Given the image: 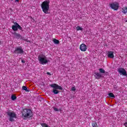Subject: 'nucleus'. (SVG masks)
Listing matches in <instances>:
<instances>
[{
	"label": "nucleus",
	"instance_id": "nucleus-7",
	"mask_svg": "<svg viewBox=\"0 0 127 127\" xmlns=\"http://www.w3.org/2000/svg\"><path fill=\"white\" fill-rule=\"evenodd\" d=\"M24 53V51H23V49H22V47L21 46L15 48L14 51V53L15 54H23Z\"/></svg>",
	"mask_w": 127,
	"mask_h": 127
},
{
	"label": "nucleus",
	"instance_id": "nucleus-19",
	"mask_svg": "<svg viewBox=\"0 0 127 127\" xmlns=\"http://www.w3.org/2000/svg\"><path fill=\"white\" fill-rule=\"evenodd\" d=\"M76 30H77V31H79V30H80L82 31V30H83V28L79 26L76 27Z\"/></svg>",
	"mask_w": 127,
	"mask_h": 127
},
{
	"label": "nucleus",
	"instance_id": "nucleus-9",
	"mask_svg": "<svg viewBox=\"0 0 127 127\" xmlns=\"http://www.w3.org/2000/svg\"><path fill=\"white\" fill-rule=\"evenodd\" d=\"M118 72L120 73V74H122L123 76H127V71L125 68H120L118 69Z\"/></svg>",
	"mask_w": 127,
	"mask_h": 127
},
{
	"label": "nucleus",
	"instance_id": "nucleus-17",
	"mask_svg": "<svg viewBox=\"0 0 127 127\" xmlns=\"http://www.w3.org/2000/svg\"><path fill=\"white\" fill-rule=\"evenodd\" d=\"M22 89L26 92H28V90H27V87L25 86H23L22 87Z\"/></svg>",
	"mask_w": 127,
	"mask_h": 127
},
{
	"label": "nucleus",
	"instance_id": "nucleus-3",
	"mask_svg": "<svg viewBox=\"0 0 127 127\" xmlns=\"http://www.w3.org/2000/svg\"><path fill=\"white\" fill-rule=\"evenodd\" d=\"M50 87L53 88L52 92L55 95H57V94H59V91L58 90H63V88L61 87V86L59 85L56 83H53L50 85Z\"/></svg>",
	"mask_w": 127,
	"mask_h": 127
},
{
	"label": "nucleus",
	"instance_id": "nucleus-4",
	"mask_svg": "<svg viewBox=\"0 0 127 127\" xmlns=\"http://www.w3.org/2000/svg\"><path fill=\"white\" fill-rule=\"evenodd\" d=\"M7 116L9 117V122H14V119H16V114L14 112H8L6 113Z\"/></svg>",
	"mask_w": 127,
	"mask_h": 127
},
{
	"label": "nucleus",
	"instance_id": "nucleus-16",
	"mask_svg": "<svg viewBox=\"0 0 127 127\" xmlns=\"http://www.w3.org/2000/svg\"><path fill=\"white\" fill-rule=\"evenodd\" d=\"M11 99L12 101H14V100H16V96H15L14 95H12L11 97Z\"/></svg>",
	"mask_w": 127,
	"mask_h": 127
},
{
	"label": "nucleus",
	"instance_id": "nucleus-28",
	"mask_svg": "<svg viewBox=\"0 0 127 127\" xmlns=\"http://www.w3.org/2000/svg\"><path fill=\"white\" fill-rule=\"evenodd\" d=\"M15 1L18 2V1H19V0H15Z\"/></svg>",
	"mask_w": 127,
	"mask_h": 127
},
{
	"label": "nucleus",
	"instance_id": "nucleus-23",
	"mask_svg": "<svg viewBox=\"0 0 127 127\" xmlns=\"http://www.w3.org/2000/svg\"><path fill=\"white\" fill-rule=\"evenodd\" d=\"M71 91L75 92V91H76V88L75 87H71Z\"/></svg>",
	"mask_w": 127,
	"mask_h": 127
},
{
	"label": "nucleus",
	"instance_id": "nucleus-10",
	"mask_svg": "<svg viewBox=\"0 0 127 127\" xmlns=\"http://www.w3.org/2000/svg\"><path fill=\"white\" fill-rule=\"evenodd\" d=\"M13 38H16V39H22V36L19 33H17L16 32H14L13 34Z\"/></svg>",
	"mask_w": 127,
	"mask_h": 127
},
{
	"label": "nucleus",
	"instance_id": "nucleus-29",
	"mask_svg": "<svg viewBox=\"0 0 127 127\" xmlns=\"http://www.w3.org/2000/svg\"><path fill=\"white\" fill-rule=\"evenodd\" d=\"M125 125H127V123H126L125 124Z\"/></svg>",
	"mask_w": 127,
	"mask_h": 127
},
{
	"label": "nucleus",
	"instance_id": "nucleus-11",
	"mask_svg": "<svg viewBox=\"0 0 127 127\" xmlns=\"http://www.w3.org/2000/svg\"><path fill=\"white\" fill-rule=\"evenodd\" d=\"M79 49L81 51L85 52L87 50V46L85 44H81L79 46Z\"/></svg>",
	"mask_w": 127,
	"mask_h": 127
},
{
	"label": "nucleus",
	"instance_id": "nucleus-13",
	"mask_svg": "<svg viewBox=\"0 0 127 127\" xmlns=\"http://www.w3.org/2000/svg\"><path fill=\"white\" fill-rule=\"evenodd\" d=\"M94 74L96 76V79H101V78H102V75L101 74V73L99 72H95Z\"/></svg>",
	"mask_w": 127,
	"mask_h": 127
},
{
	"label": "nucleus",
	"instance_id": "nucleus-27",
	"mask_svg": "<svg viewBox=\"0 0 127 127\" xmlns=\"http://www.w3.org/2000/svg\"><path fill=\"white\" fill-rule=\"evenodd\" d=\"M21 62L22 63H25V61H24V60H22Z\"/></svg>",
	"mask_w": 127,
	"mask_h": 127
},
{
	"label": "nucleus",
	"instance_id": "nucleus-14",
	"mask_svg": "<svg viewBox=\"0 0 127 127\" xmlns=\"http://www.w3.org/2000/svg\"><path fill=\"white\" fill-rule=\"evenodd\" d=\"M122 12H123V13H124L125 14H126V13H127V7H125L124 8H122Z\"/></svg>",
	"mask_w": 127,
	"mask_h": 127
},
{
	"label": "nucleus",
	"instance_id": "nucleus-25",
	"mask_svg": "<svg viewBox=\"0 0 127 127\" xmlns=\"http://www.w3.org/2000/svg\"><path fill=\"white\" fill-rule=\"evenodd\" d=\"M25 41H26V42H30V41H29V40H28V39L25 40Z\"/></svg>",
	"mask_w": 127,
	"mask_h": 127
},
{
	"label": "nucleus",
	"instance_id": "nucleus-20",
	"mask_svg": "<svg viewBox=\"0 0 127 127\" xmlns=\"http://www.w3.org/2000/svg\"><path fill=\"white\" fill-rule=\"evenodd\" d=\"M109 97H110L111 98H115V95L113 94V93H109Z\"/></svg>",
	"mask_w": 127,
	"mask_h": 127
},
{
	"label": "nucleus",
	"instance_id": "nucleus-30",
	"mask_svg": "<svg viewBox=\"0 0 127 127\" xmlns=\"http://www.w3.org/2000/svg\"><path fill=\"white\" fill-rule=\"evenodd\" d=\"M0 43H1V42H0Z\"/></svg>",
	"mask_w": 127,
	"mask_h": 127
},
{
	"label": "nucleus",
	"instance_id": "nucleus-8",
	"mask_svg": "<svg viewBox=\"0 0 127 127\" xmlns=\"http://www.w3.org/2000/svg\"><path fill=\"white\" fill-rule=\"evenodd\" d=\"M14 24V25L12 26V29H13L14 31H16L17 29H19V30H22V27H21V26H20L18 23L15 22Z\"/></svg>",
	"mask_w": 127,
	"mask_h": 127
},
{
	"label": "nucleus",
	"instance_id": "nucleus-22",
	"mask_svg": "<svg viewBox=\"0 0 127 127\" xmlns=\"http://www.w3.org/2000/svg\"><path fill=\"white\" fill-rule=\"evenodd\" d=\"M99 71L100 72V73H105V70H104V69L103 68H100Z\"/></svg>",
	"mask_w": 127,
	"mask_h": 127
},
{
	"label": "nucleus",
	"instance_id": "nucleus-15",
	"mask_svg": "<svg viewBox=\"0 0 127 127\" xmlns=\"http://www.w3.org/2000/svg\"><path fill=\"white\" fill-rule=\"evenodd\" d=\"M53 42L54 43H55V44H59V43H60V42L59 41V40L56 39H53Z\"/></svg>",
	"mask_w": 127,
	"mask_h": 127
},
{
	"label": "nucleus",
	"instance_id": "nucleus-2",
	"mask_svg": "<svg viewBox=\"0 0 127 127\" xmlns=\"http://www.w3.org/2000/svg\"><path fill=\"white\" fill-rule=\"evenodd\" d=\"M49 3H50V0H45L41 5L42 11L44 13H46V14L49 13V8L50 7Z\"/></svg>",
	"mask_w": 127,
	"mask_h": 127
},
{
	"label": "nucleus",
	"instance_id": "nucleus-12",
	"mask_svg": "<svg viewBox=\"0 0 127 127\" xmlns=\"http://www.w3.org/2000/svg\"><path fill=\"white\" fill-rule=\"evenodd\" d=\"M108 58H111V59H113V58H114L115 57V56L114 55V52L108 51Z\"/></svg>",
	"mask_w": 127,
	"mask_h": 127
},
{
	"label": "nucleus",
	"instance_id": "nucleus-26",
	"mask_svg": "<svg viewBox=\"0 0 127 127\" xmlns=\"http://www.w3.org/2000/svg\"><path fill=\"white\" fill-rule=\"evenodd\" d=\"M47 74L48 75H51V73H50V72H48L47 73Z\"/></svg>",
	"mask_w": 127,
	"mask_h": 127
},
{
	"label": "nucleus",
	"instance_id": "nucleus-21",
	"mask_svg": "<svg viewBox=\"0 0 127 127\" xmlns=\"http://www.w3.org/2000/svg\"><path fill=\"white\" fill-rule=\"evenodd\" d=\"M41 126L43 127H49L46 123H41Z\"/></svg>",
	"mask_w": 127,
	"mask_h": 127
},
{
	"label": "nucleus",
	"instance_id": "nucleus-6",
	"mask_svg": "<svg viewBox=\"0 0 127 127\" xmlns=\"http://www.w3.org/2000/svg\"><path fill=\"white\" fill-rule=\"evenodd\" d=\"M111 8L114 9V10H118L119 7H120V4L117 2H114L110 4Z\"/></svg>",
	"mask_w": 127,
	"mask_h": 127
},
{
	"label": "nucleus",
	"instance_id": "nucleus-5",
	"mask_svg": "<svg viewBox=\"0 0 127 127\" xmlns=\"http://www.w3.org/2000/svg\"><path fill=\"white\" fill-rule=\"evenodd\" d=\"M38 58L39 62L40 64H42V65H45V64H47V63H48V60L46 59L45 56L42 57L41 56H39Z\"/></svg>",
	"mask_w": 127,
	"mask_h": 127
},
{
	"label": "nucleus",
	"instance_id": "nucleus-24",
	"mask_svg": "<svg viewBox=\"0 0 127 127\" xmlns=\"http://www.w3.org/2000/svg\"><path fill=\"white\" fill-rule=\"evenodd\" d=\"M54 110H55L56 112H59V110L57 108H54Z\"/></svg>",
	"mask_w": 127,
	"mask_h": 127
},
{
	"label": "nucleus",
	"instance_id": "nucleus-1",
	"mask_svg": "<svg viewBox=\"0 0 127 127\" xmlns=\"http://www.w3.org/2000/svg\"><path fill=\"white\" fill-rule=\"evenodd\" d=\"M22 118L25 121L33 117V112L30 109L25 108L21 111Z\"/></svg>",
	"mask_w": 127,
	"mask_h": 127
},
{
	"label": "nucleus",
	"instance_id": "nucleus-18",
	"mask_svg": "<svg viewBox=\"0 0 127 127\" xmlns=\"http://www.w3.org/2000/svg\"><path fill=\"white\" fill-rule=\"evenodd\" d=\"M92 126L93 127H98V124L96 122H93L92 123Z\"/></svg>",
	"mask_w": 127,
	"mask_h": 127
}]
</instances>
